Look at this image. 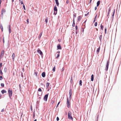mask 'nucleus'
<instances>
[{"label": "nucleus", "instance_id": "46", "mask_svg": "<svg viewBox=\"0 0 121 121\" xmlns=\"http://www.w3.org/2000/svg\"><path fill=\"white\" fill-rule=\"evenodd\" d=\"M96 30H98V29H97Z\"/></svg>", "mask_w": 121, "mask_h": 121}, {"label": "nucleus", "instance_id": "43", "mask_svg": "<svg viewBox=\"0 0 121 121\" xmlns=\"http://www.w3.org/2000/svg\"><path fill=\"white\" fill-rule=\"evenodd\" d=\"M35 73L37 75V74L36 73Z\"/></svg>", "mask_w": 121, "mask_h": 121}, {"label": "nucleus", "instance_id": "21", "mask_svg": "<svg viewBox=\"0 0 121 121\" xmlns=\"http://www.w3.org/2000/svg\"><path fill=\"white\" fill-rule=\"evenodd\" d=\"M55 67H54V68H53L52 70L54 72L55 71Z\"/></svg>", "mask_w": 121, "mask_h": 121}, {"label": "nucleus", "instance_id": "24", "mask_svg": "<svg viewBox=\"0 0 121 121\" xmlns=\"http://www.w3.org/2000/svg\"><path fill=\"white\" fill-rule=\"evenodd\" d=\"M56 120L57 121H58L59 120V118L58 117H57L56 118Z\"/></svg>", "mask_w": 121, "mask_h": 121}, {"label": "nucleus", "instance_id": "16", "mask_svg": "<svg viewBox=\"0 0 121 121\" xmlns=\"http://www.w3.org/2000/svg\"><path fill=\"white\" fill-rule=\"evenodd\" d=\"M59 56H60V55L59 54H57L56 56V58H58Z\"/></svg>", "mask_w": 121, "mask_h": 121}, {"label": "nucleus", "instance_id": "37", "mask_svg": "<svg viewBox=\"0 0 121 121\" xmlns=\"http://www.w3.org/2000/svg\"><path fill=\"white\" fill-rule=\"evenodd\" d=\"M57 53H60V52L59 51H58L57 52Z\"/></svg>", "mask_w": 121, "mask_h": 121}, {"label": "nucleus", "instance_id": "39", "mask_svg": "<svg viewBox=\"0 0 121 121\" xmlns=\"http://www.w3.org/2000/svg\"><path fill=\"white\" fill-rule=\"evenodd\" d=\"M27 22H29V21H28V19H27Z\"/></svg>", "mask_w": 121, "mask_h": 121}, {"label": "nucleus", "instance_id": "17", "mask_svg": "<svg viewBox=\"0 0 121 121\" xmlns=\"http://www.w3.org/2000/svg\"><path fill=\"white\" fill-rule=\"evenodd\" d=\"M103 26L101 24V28L102 29V30H103Z\"/></svg>", "mask_w": 121, "mask_h": 121}, {"label": "nucleus", "instance_id": "2", "mask_svg": "<svg viewBox=\"0 0 121 121\" xmlns=\"http://www.w3.org/2000/svg\"><path fill=\"white\" fill-rule=\"evenodd\" d=\"M8 93L10 97L12 95V90L9 89L8 90Z\"/></svg>", "mask_w": 121, "mask_h": 121}, {"label": "nucleus", "instance_id": "7", "mask_svg": "<svg viewBox=\"0 0 121 121\" xmlns=\"http://www.w3.org/2000/svg\"><path fill=\"white\" fill-rule=\"evenodd\" d=\"M57 49H61V46L60 45H58L57 46Z\"/></svg>", "mask_w": 121, "mask_h": 121}, {"label": "nucleus", "instance_id": "32", "mask_svg": "<svg viewBox=\"0 0 121 121\" xmlns=\"http://www.w3.org/2000/svg\"><path fill=\"white\" fill-rule=\"evenodd\" d=\"M67 3H69V1L68 0H67L66 2Z\"/></svg>", "mask_w": 121, "mask_h": 121}, {"label": "nucleus", "instance_id": "12", "mask_svg": "<svg viewBox=\"0 0 121 121\" xmlns=\"http://www.w3.org/2000/svg\"><path fill=\"white\" fill-rule=\"evenodd\" d=\"M1 92L2 94H3L4 93H6V91L4 90H3L1 91Z\"/></svg>", "mask_w": 121, "mask_h": 121}, {"label": "nucleus", "instance_id": "8", "mask_svg": "<svg viewBox=\"0 0 121 121\" xmlns=\"http://www.w3.org/2000/svg\"><path fill=\"white\" fill-rule=\"evenodd\" d=\"M56 4L58 6H59V3L58 2V0H55Z\"/></svg>", "mask_w": 121, "mask_h": 121}, {"label": "nucleus", "instance_id": "45", "mask_svg": "<svg viewBox=\"0 0 121 121\" xmlns=\"http://www.w3.org/2000/svg\"><path fill=\"white\" fill-rule=\"evenodd\" d=\"M12 0V1H13H13H14V0Z\"/></svg>", "mask_w": 121, "mask_h": 121}, {"label": "nucleus", "instance_id": "28", "mask_svg": "<svg viewBox=\"0 0 121 121\" xmlns=\"http://www.w3.org/2000/svg\"><path fill=\"white\" fill-rule=\"evenodd\" d=\"M2 63H0V66L1 67L2 66Z\"/></svg>", "mask_w": 121, "mask_h": 121}, {"label": "nucleus", "instance_id": "36", "mask_svg": "<svg viewBox=\"0 0 121 121\" xmlns=\"http://www.w3.org/2000/svg\"><path fill=\"white\" fill-rule=\"evenodd\" d=\"M95 9L96 10L97 9V7H95Z\"/></svg>", "mask_w": 121, "mask_h": 121}, {"label": "nucleus", "instance_id": "47", "mask_svg": "<svg viewBox=\"0 0 121 121\" xmlns=\"http://www.w3.org/2000/svg\"><path fill=\"white\" fill-rule=\"evenodd\" d=\"M21 0H20V1Z\"/></svg>", "mask_w": 121, "mask_h": 121}, {"label": "nucleus", "instance_id": "42", "mask_svg": "<svg viewBox=\"0 0 121 121\" xmlns=\"http://www.w3.org/2000/svg\"><path fill=\"white\" fill-rule=\"evenodd\" d=\"M34 121H36V120L35 119V120H34Z\"/></svg>", "mask_w": 121, "mask_h": 121}, {"label": "nucleus", "instance_id": "29", "mask_svg": "<svg viewBox=\"0 0 121 121\" xmlns=\"http://www.w3.org/2000/svg\"><path fill=\"white\" fill-rule=\"evenodd\" d=\"M60 102H58V103L57 105V106H58V105H59V104L60 103Z\"/></svg>", "mask_w": 121, "mask_h": 121}, {"label": "nucleus", "instance_id": "11", "mask_svg": "<svg viewBox=\"0 0 121 121\" xmlns=\"http://www.w3.org/2000/svg\"><path fill=\"white\" fill-rule=\"evenodd\" d=\"M5 10L4 9H2V13L3 14V13H4L5 12Z\"/></svg>", "mask_w": 121, "mask_h": 121}, {"label": "nucleus", "instance_id": "4", "mask_svg": "<svg viewBox=\"0 0 121 121\" xmlns=\"http://www.w3.org/2000/svg\"><path fill=\"white\" fill-rule=\"evenodd\" d=\"M48 96V95H45L44 98V100L45 101H47Z\"/></svg>", "mask_w": 121, "mask_h": 121}, {"label": "nucleus", "instance_id": "41", "mask_svg": "<svg viewBox=\"0 0 121 121\" xmlns=\"http://www.w3.org/2000/svg\"><path fill=\"white\" fill-rule=\"evenodd\" d=\"M1 74H2V72H1Z\"/></svg>", "mask_w": 121, "mask_h": 121}, {"label": "nucleus", "instance_id": "27", "mask_svg": "<svg viewBox=\"0 0 121 121\" xmlns=\"http://www.w3.org/2000/svg\"><path fill=\"white\" fill-rule=\"evenodd\" d=\"M1 29L2 30V31H3V27H1Z\"/></svg>", "mask_w": 121, "mask_h": 121}, {"label": "nucleus", "instance_id": "13", "mask_svg": "<svg viewBox=\"0 0 121 121\" xmlns=\"http://www.w3.org/2000/svg\"><path fill=\"white\" fill-rule=\"evenodd\" d=\"M100 1H98L97 2V6H98L100 4Z\"/></svg>", "mask_w": 121, "mask_h": 121}, {"label": "nucleus", "instance_id": "35", "mask_svg": "<svg viewBox=\"0 0 121 121\" xmlns=\"http://www.w3.org/2000/svg\"><path fill=\"white\" fill-rule=\"evenodd\" d=\"M3 42L4 43V38L3 39Z\"/></svg>", "mask_w": 121, "mask_h": 121}, {"label": "nucleus", "instance_id": "23", "mask_svg": "<svg viewBox=\"0 0 121 121\" xmlns=\"http://www.w3.org/2000/svg\"><path fill=\"white\" fill-rule=\"evenodd\" d=\"M95 26H96L97 25V23L96 22H95Z\"/></svg>", "mask_w": 121, "mask_h": 121}, {"label": "nucleus", "instance_id": "38", "mask_svg": "<svg viewBox=\"0 0 121 121\" xmlns=\"http://www.w3.org/2000/svg\"><path fill=\"white\" fill-rule=\"evenodd\" d=\"M2 53H3L4 54V51H2Z\"/></svg>", "mask_w": 121, "mask_h": 121}, {"label": "nucleus", "instance_id": "1", "mask_svg": "<svg viewBox=\"0 0 121 121\" xmlns=\"http://www.w3.org/2000/svg\"><path fill=\"white\" fill-rule=\"evenodd\" d=\"M71 115V112H69L68 113V118L69 119L73 120V118L72 117Z\"/></svg>", "mask_w": 121, "mask_h": 121}, {"label": "nucleus", "instance_id": "18", "mask_svg": "<svg viewBox=\"0 0 121 121\" xmlns=\"http://www.w3.org/2000/svg\"><path fill=\"white\" fill-rule=\"evenodd\" d=\"M1 86L3 87H4V84L3 83H1Z\"/></svg>", "mask_w": 121, "mask_h": 121}, {"label": "nucleus", "instance_id": "40", "mask_svg": "<svg viewBox=\"0 0 121 121\" xmlns=\"http://www.w3.org/2000/svg\"><path fill=\"white\" fill-rule=\"evenodd\" d=\"M92 0H90V3L91 2Z\"/></svg>", "mask_w": 121, "mask_h": 121}, {"label": "nucleus", "instance_id": "34", "mask_svg": "<svg viewBox=\"0 0 121 121\" xmlns=\"http://www.w3.org/2000/svg\"><path fill=\"white\" fill-rule=\"evenodd\" d=\"M54 101H52V102H51V103H54Z\"/></svg>", "mask_w": 121, "mask_h": 121}, {"label": "nucleus", "instance_id": "30", "mask_svg": "<svg viewBox=\"0 0 121 121\" xmlns=\"http://www.w3.org/2000/svg\"><path fill=\"white\" fill-rule=\"evenodd\" d=\"M106 28L105 29V33H106Z\"/></svg>", "mask_w": 121, "mask_h": 121}, {"label": "nucleus", "instance_id": "19", "mask_svg": "<svg viewBox=\"0 0 121 121\" xmlns=\"http://www.w3.org/2000/svg\"><path fill=\"white\" fill-rule=\"evenodd\" d=\"M3 79V78L1 76H0V80H1Z\"/></svg>", "mask_w": 121, "mask_h": 121}, {"label": "nucleus", "instance_id": "20", "mask_svg": "<svg viewBox=\"0 0 121 121\" xmlns=\"http://www.w3.org/2000/svg\"><path fill=\"white\" fill-rule=\"evenodd\" d=\"M49 83L48 82L47 83H46V86L47 87H48L49 86Z\"/></svg>", "mask_w": 121, "mask_h": 121}, {"label": "nucleus", "instance_id": "3", "mask_svg": "<svg viewBox=\"0 0 121 121\" xmlns=\"http://www.w3.org/2000/svg\"><path fill=\"white\" fill-rule=\"evenodd\" d=\"M54 14L56 15L57 13V7L56 6H55L54 8Z\"/></svg>", "mask_w": 121, "mask_h": 121}, {"label": "nucleus", "instance_id": "14", "mask_svg": "<svg viewBox=\"0 0 121 121\" xmlns=\"http://www.w3.org/2000/svg\"><path fill=\"white\" fill-rule=\"evenodd\" d=\"M15 56V54L14 53H13V55H12V56L13 58V59L14 60V57Z\"/></svg>", "mask_w": 121, "mask_h": 121}, {"label": "nucleus", "instance_id": "6", "mask_svg": "<svg viewBox=\"0 0 121 121\" xmlns=\"http://www.w3.org/2000/svg\"><path fill=\"white\" fill-rule=\"evenodd\" d=\"M37 52L38 53L40 54V55H42V54L43 53L40 50H38Z\"/></svg>", "mask_w": 121, "mask_h": 121}, {"label": "nucleus", "instance_id": "22", "mask_svg": "<svg viewBox=\"0 0 121 121\" xmlns=\"http://www.w3.org/2000/svg\"><path fill=\"white\" fill-rule=\"evenodd\" d=\"M38 91H39L41 92L42 91V90L40 88H39L38 90Z\"/></svg>", "mask_w": 121, "mask_h": 121}, {"label": "nucleus", "instance_id": "9", "mask_svg": "<svg viewBox=\"0 0 121 121\" xmlns=\"http://www.w3.org/2000/svg\"><path fill=\"white\" fill-rule=\"evenodd\" d=\"M42 77H44L45 76V73L44 72H43L42 74Z\"/></svg>", "mask_w": 121, "mask_h": 121}, {"label": "nucleus", "instance_id": "33", "mask_svg": "<svg viewBox=\"0 0 121 121\" xmlns=\"http://www.w3.org/2000/svg\"><path fill=\"white\" fill-rule=\"evenodd\" d=\"M2 2V0H0V4H1Z\"/></svg>", "mask_w": 121, "mask_h": 121}, {"label": "nucleus", "instance_id": "44", "mask_svg": "<svg viewBox=\"0 0 121 121\" xmlns=\"http://www.w3.org/2000/svg\"><path fill=\"white\" fill-rule=\"evenodd\" d=\"M1 95H0V98L1 97Z\"/></svg>", "mask_w": 121, "mask_h": 121}, {"label": "nucleus", "instance_id": "5", "mask_svg": "<svg viewBox=\"0 0 121 121\" xmlns=\"http://www.w3.org/2000/svg\"><path fill=\"white\" fill-rule=\"evenodd\" d=\"M67 106L68 108H69L70 107V102L68 101L67 100Z\"/></svg>", "mask_w": 121, "mask_h": 121}, {"label": "nucleus", "instance_id": "31", "mask_svg": "<svg viewBox=\"0 0 121 121\" xmlns=\"http://www.w3.org/2000/svg\"><path fill=\"white\" fill-rule=\"evenodd\" d=\"M99 49H98L97 50V51H98V52H99Z\"/></svg>", "mask_w": 121, "mask_h": 121}, {"label": "nucleus", "instance_id": "25", "mask_svg": "<svg viewBox=\"0 0 121 121\" xmlns=\"http://www.w3.org/2000/svg\"><path fill=\"white\" fill-rule=\"evenodd\" d=\"M23 8H24V9L25 10H26V9H25V6L24 5V4H23Z\"/></svg>", "mask_w": 121, "mask_h": 121}, {"label": "nucleus", "instance_id": "15", "mask_svg": "<svg viewBox=\"0 0 121 121\" xmlns=\"http://www.w3.org/2000/svg\"><path fill=\"white\" fill-rule=\"evenodd\" d=\"M79 85L80 86H81L82 85V81L81 80H80L79 81Z\"/></svg>", "mask_w": 121, "mask_h": 121}, {"label": "nucleus", "instance_id": "10", "mask_svg": "<svg viewBox=\"0 0 121 121\" xmlns=\"http://www.w3.org/2000/svg\"><path fill=\"white\" fill-rule=\"evenodd\" d=\"M94 76L93 74H92L91 76V80L92 81H93L94 80Z\"/></svg>", "mask_w": 121, "mask_h": 121}, {"label": "nucleus", "instance_id": "26", "mask_svg": "<svg viewBox=\"0 0 121 121\" xmlns=\"http://www.w3.org/2000/svg\"><path fill=\"white\" fill-rule=\"evenodd\" d=\"M20 2H21V4H23V1H20Z\"/></svg>", "mask_w": 121, "mask_h": 121}]
</instances>
